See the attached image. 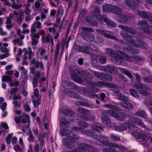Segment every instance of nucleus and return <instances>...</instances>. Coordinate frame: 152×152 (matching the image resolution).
<instances>
[{"instance_id": "nucleus-1", "label": "nucleus", "mask_w": 152, "mask_h": 152, "mask_svg": "<svg viewBox=\"0 0 152 152\" xmlns=\"http://www.w3.org/2000/svg\"><path fill=\"white\" fill-rule=\"evenodd\" d=\"M105 106L106 108L112 110H107L106 112L107 114L117 119L120 121H122L126 119V114L118 110L119 108L116 105L108 104L106 105Z\"/></svg>"}, {"instance_id": "nucleus-2", "label": "nucleus", "mask_w": 152, "mask_h": 152, "mask_svg": "<svg viewBox=\"0 0 152 152\" xmlns=\"http://www.w3.org/2000/svg\"><path fill=\"white\" fill-rule=\"evenodd\" d=\"M77 110L80 113L79 116L82 119L88 121L94 120V117L90 114V112L88 110L83 108L80 107L77 109Z\"/></svg>"}, {"instance_id": "nucleus-3", "label": "nucleus", "mask_w": 152, "mask_h": 152, "mask_svg": "<svg viewBox=\"0 0 152 152\" xmlns=\"http://www.w3.org/2000/svg\"><path fill=\"white\" fill-rule=\"evenodd\" d=\"M81 29L83 31V37L87 42H91L93 41L94 38V35L91 33L94 32V30L91 28L85 27H82Z\"/></svg>"}, {"instance_id": "nucleus-4", "label": "nucleus", "mask_w": 152, "mask_h": 152, "mask_svg": "<svg viewBox=\"0 0 152 152\" xmlns=\"http://www.w3.org/2000/svg\"><path fill=\"white\" fill-rule=\"evenodd\" d=\"M78 139V136L73 133L71 136H67L62 141V142L67 148L72 149L73 145H70V144L75 142Z\"/></svg>"}, {"instance_id": "nucleus-5", "label": "nucleus", "mask_w": 152, "mask_h": 152, "mask_svg": "<svg viewBox=\"0 0 152 152\" xmlns=\"http://www.w3.org/2000/svg\"><path fill=\"white\" fill-rule=\"evenodd\" d=\"M99 82L97 83L90 82V87H84L83 88L82 91L85 93L92 94L91 97L92 98V94H94V93H96L99 91L100 90L98 88L100 86Z\"/></svg>"}, {"instance_id": "nucleus-6", "label": "nucleus", "mask_w": 152, "mask_h": 152, "mask_svg": "<svg viewBox=\"0 0 152 152\" xmlns=\"http://www.w3.org/2000/svg\"><path fill=\"white\" fill-rule=\"evenodd\" d=\"M106 51L107 53L109 54L112 58H115L117 61H119L121 65H123L125 64V60L124 58L115 51L110 48L106 49Z\"/></svg>"}, {"instance_id": "nucleus-7", "label": "nucleus", "mask_w": 152, "mask_h": 152, "mask_svg": "<svg viewBox=\"0 0 152 152\" xmlns=\"http://www.w3.org/2000/svg\"><path fill=\"white\" fill-rule=\"evenodd\" d=\"M137 2L130 0H126L125 3L128 7L132 10H134L139 7L138 4L140 2V0H136ZM148 3L152 4V0H146Z\"/></svg>"}, {"instance_id": "nucleus-8", "label": "nucleus", "mask_w": 152, "mask_h": 152, "mask_svg": "<svg viewBox=\"0 0 152 152\" xmlns=\"http://www.w3.org/2000/svg\"><path fill=\"white\" fill-rule=\"evenodd\" d=\"M135 128H137L135 125L128 123H122L120 126H115L114 127L115 130L119 132H122L126 130L127 128L132 129Z\"/></svg>"}, {"instance_id": "nucleus-9", "label": "nucleus", "mask_w": 152, "mask_h": 152, "mask_svg": "<svg viewBox=\"0 0 152 152\" xmlns=\"http://www.w3.org/2000/svg\"><path fill=\"white\" fill-rule=\"evenodd\" d=\"M69 70L70 72V75L72 80L77 83L82 84L83 81L82 78L77 75V70L74 68L69 67Z\"/></svg>"}, {"instance_id": "nucleus-10", "label": "nucleus", "mask_w": 152, "mask_h": 152, "mask_svg": "<svg viewBox=\"0 0 152 152\" xmlns=\"http://www.w3.org/2000/svg\"><path fill=\"white\" fill-rule=\"evenodd\" d=\"M77 72L78 74L84 77L86 81H90L93 79L92 75L90 74L87 71L82 70H77Z\"/></svg>"}, {"instance_id": "nucleus-11", "label": "nucleus", "mask_w": 152, "mask_h": 152, "mask_svg": "<svg viewBox=\"0 0 152 152\" xmlns=\"http://www.w3.org/2000/svg\"><path fill=\"white\" fill-rule=\"evenodd\" d=\"M96 31L100 34L104 36L105 37L108 38H112L114 39L116 41H118V39L116 37H113L110 34V32L109 31L105 30L99 28L95 29Z\"/></svg>"}, {"instance_id": "nucleus-12", "label": "nucleus", "mask_w": 152, "mask_h": 152, "mask_svg": "<svg viewBox=\"0 0 152 152\" xmlns=\"http://www.w3.org/2000/svg\"><path fill=\"white\" fill-rule=\"evenodd\" d=\"M138 25L141 27V29L144 33L149 34L150 31L149 26L146 21L143 20L140 21L138 23Z\"/></svg>"}, {"instance_id": "nucleus-13", "label": "nucleus", "mask_w": 152, "mask_h": 152, "mask_svg": "<svg viewBox=\"0 0 152 152\" xmlns=\"http://www.w3.org/2000/svg\"><path fill=\"white\" fill-rule=\"evenodd\" d=\"M95 140L101 143L103 146H107L109 145V139L107 137L103 135H100L96 136Z\"/></svg>"}, {"instance_id": "nucleus-14", "label": "nucleus", "mask_w": 152, "mask_h": 152, "mask_svg": "<svg viewBox=\"0 0 152 152\" xmlns=\"http://www.w3.org/2000/svg\"><path fill=\"white\" fill-rule=\"evenodd\" d=\"M123 50L124 51L131 54H134L139 53V50L133 47V46L128 45L126 47L123 48Z\"/></svg>"}, {"instance_id": "nucleus-15", "label": "nucleus", "mask_w": 152, "mask_h": 152, "mask_svg": "<svg viewBox=\"0 0 152 152\" xmlns=\"http://www.w3.org/2000/svg\"><path fill=\"white\" fill-rule=\"evenodd\" d=\"M103 70L105 72L115 75L117 69L113 66L107 65L103 67Z\"/></svg>"}, {"instance_id": "nucleus-16", "label": "nucleus", "mask_w": 152, "mask_h": 152, "mask_svg": "<svg viewBox=\"0 0 152 152\" xmlns=\"http://www.w3.org/2000/svg\"><path fill=\"white\" fill-rule=\"evenodd\" d=\"M130 121L136 125L141 126L142 127L145 128V125L142 123V121L138 118H130Z\"/></svg>"}, {"instance_id": "nucleus-17", "label": "nucleus", "mask_w": 152, "mask_h": 152, "mask_svg": "<svg viewBox=\"0 0 152 152\" xmlns=\"http://www.w3.org/2000/svg\"><path fill=\"white\" fill-rule=\"evenodd\" d=\"M121 35L122 38L128 42L132 43L134 42V39L130 35L124 33H121Z\"/></svg>"}, {"instance_id": "nucleus-18", "label": "nucleus", "mask_w": 152, "mask_h": 152, "mask_svg": "<svg viewBox=\"0 0 152 152\" xmlns=\"http://www.w3.org/2000/svg\"><path fill=\"white\" fill-rule=\"evenodd\" d=\"M75 104L77 105L78 106L86 107L91 108H93L95 107L94 105L92 104L87 102H82L79 101H77L75 102Z\"/></svg>"}, {"instance_id": "nucleus-19", "label": "nucleus", "mask_w": 152, "mask_h": 152, "mask_svg": "<svg viewBox=\"0 0 152 152\" xmlns=\"http://www.w3.org/2000/svg\"><path fill=\"white\" fill-rule=\"evenodd\" d=\"M65 94L67 96L76 99H80V96L75 92L71 90H68L65 91Z\"/></svg>"}, {"instance_id": "nucleus-20", "label": "nucleus", "mask_w": 152, "mask_h": 152, "mask_svg": "<svg viewBox=\"0 0 152 152\" xmlns=\"http://www.w3.org/2000/svg\"><path fill=\"white\" fill-rule=\"evenodd\" d=\"M119 27L122 30L125 31L127 33L132 34H134L135 33V31L132 28L129 26H127L123 25H119Z\"/></svg>"}, {"instance_id": "nucleus-21", "label": "nucleus", "mask_w": 152, "mask_h": 152, "mask_svg": "<svg viewBox=\"0 0 152 152\" xmlns=\"http://www.w3.org/2000/svg\"><path fill=\"white\" fill-rule=\"evenodd\" d=\"M134 136L138 139H142L144 142H147L150 138V137L147 135L145 134L140 133L137 135L136 134Z\"/></svg>"}, {"instance_id": "nucleus-22", "label": "nucleus", "mask_w": 152, "mask_h": 152, "mask_svg": "<svg viewBox=\"0 0 152 152\" xmlns=\"http://www.w3.org/2000/svg\"><path fill=\"white\" fill-rule=\"evenodd\" d=\"M113 6L112 4H109L104 5L102 7V10L107 12H112Z\"/></svg>"}, {"instance_id": "nucleus-23", "label": "nucleus", "mask_w": 152, "mask_h": 152, "mask_svg": "<svg viewBox=\"0 0 152 152\" xmlns=\"http://www.w3.org/2000/svg\"><path fill=\"white\" fill-rule=\"evenodd\" d=\"M129 19V16L128 15L123 14L119 17L118 20L122 23H126Z\"/></svg>"}, {"instance_id": "nucleus-24", "label": "nucleus", "mask_w": 152, "mask_h": 152, "mask_svg": "<svg viewBox=\"0 0 152 152\" xmlns=\"http://www.w3.org/2000/svg\"><path fill=\"white\" fill-rule=\"evenodd\" d=\"M138 14L140 15L142 18H150L152 17V15L149 12H146L143 11H139Z\"/></svg>"}, {"instance_id": "nucleus-25", "label": "nucleus", "mask_w": 152, "mask_h": 152, "mask_svg": "<svg viewBox=\"0 0 152 152\" xmlns=\"http://www.w3.org/2000/svg\"><path fill=\"white\" fill-rule=\"evenodd\" d=\"M121 104L123 107L129 110L132 109L133 107L132 104L128 101L121 102Z\"/></svg>"}, {"instance_id": "nucleus-26", "label": "nucleus", "mask_w": 152, "mask_h": 152, "mask_svg": "<svg viewBox=\"0 0 152 152\" xmlns=\"http://www.w3.org/2000/svg\"><path fill=\"white\" fill-rule=\"evenodd\" d=\"M101 118L102 122L104 124H108L111 121L110 118L105 114H103Z\"/></svg>"}, {"instance_id": "nucleus-27", "label": "nucleus", "mask_w": 152, "mask_h": 152, "mask_svg": "<svg viewBox=\"0 0 152 152\" xmlns=\"http://www.w3.org/2000/svg\"><path fill=\"white\" fill-rule=\"evenodd\" d=\"M100 80L104 81H111L112 80V76L108 74L102 73Z\"/></svg>"}, {"instance_id": "nucleus-28", "label": "nucleus", "mask_w": 152, "mask_h": 152, "mask_svg": "<svg viewBox=\"0 0 152 152\" xmlns=\"http://www.w3.org/2000/svg\"><path fill=\"white\" fill-rule=\"evenodd\" d=\"M86 20L87 23H88L91 26H97L98 23L97 22L94 21L91 17L89 16H87L86 18Z\"/></svg>"}, {"instance_id": "nucleus-29", "label": "nucleus", "mask_w": 152, "mask_h": 152, "mask_svg": "<svg viewBox=\"0 0 152 152\" xmlns=\"http://www.w3.org/2000/svg\"><path fill=\"white\" fill-rule=\"evenodd\" d=\"M63 113L65 115L70 117H72L75 114L74 112L71 110L66 109L63 111Z\"/></svg>"}, {"instance_id": "nucleus-30", "label": "nucleus", "mask_w": 152, "mask_h": 152, "mask_svg": "<svg viewBox=\"0 0 152 152\" xmlns=\"http://www.w3.org/2000/svg\"><path fill=\"white\" fill-rule=\"evenodd\" d=\"M22 118H23L22 120V123L23 124H25L26 122L29 123L30 122V117L28 115L24 113H23L21 115Z\"/></svg>"}, {"instance_id": "nucleus-31", "label": "nucleus", "mask_w": 152, "mask_h": 152, "mask_svg": "<svg viewBox=\"0 0 152 152\" xmlns=\"http://www.w3.org/2000/svg\"><path fill=\"white\" fill-rule=\"evenodd\" d=\"M72 131L70 129H67L64 128L60 129V135L63 136H65L70 134Z\"/></svg>"}, {"instance_id": "nucleus-32", "label": "nucleus", "mask_w": 152, "mask_h": 152, "mask_svg": "<svg viewBox=\"0 0 152 152\" xmlns=\"http://www.w3.org/2000/svg\"><path fill=\"white\" fill-rule=\"evenodd\" d=\"M69 124V122L67 121L65 118H63L60 120V126L62 127H65L68 128Z\"/></svg>"}, {"instance_id": "nucleus-33", "label": "nucleus", "mask_w": 152, "mask_h": 152, "mask_svg": "<svg viewBox=\"0 0 152 152\" xmlns=\"http://www.w3.org/2000/svg\"><path fill=\"white\" fill-rule=\"evenodd\" d=\"M105 96V94L103 93H102L101 94L98 95L96 94H92V98H96L98 99H99V98H100L102 101L104 100Z\"/></svg>"}, {"instance_id": "nucleus-34", "label": "nucleus", "mask_w": 152, "mask_h": 152, "mask_svg": "<svg viewBox=\"0 0 152 152\" xmlns=\"http://www.w3.org/2000/svg\"><path fill=\"white\" fill-rule=\"evenodd\" d=\"M68 89H70L73 90L77 89V87L76 85L73 83L68 81L66 84Z\"/></svg>"}, {"instance_id": "nucleus-35", "label": "nucleus", "mask_w": 152, "mask_h": 152, "mask_svg": "<svg viewBox=\"0 0 152 152\" xmlns=\"http://www.w3.org/2000/svg\"><path fill=\"white\" fill-rule=\"evenodd\" d=\"M104 22L105 23L107 24L109 26L113 27H116V23L113 21H112L110 20H108L107 18H104Z\"/></svg>"}, {"instance_id": "nucleus-36", "label": "nucleus", "mask_w": 152, "mask_h": 152, "mask_svg": "<svg viewBox=\"0 0 152 152\" xmlns=\"http://www.w3.org/2000/svg\"><path fill=\"white\" fill-rule=\"evenodd\" d=\"M93 130L94 131L99 132L102 131L103 129L102 126L99 124H95L93 127Z\"/></svg>"}, {"instance_id": "nucleus-37", "label": "nucleus", "mask_w": 152, "mask_h": 152, "mask_svg": "<svg viewBox=\"0 0 152 152\" xmlns=\"http://www.w3.org/2000/svg\"><path fill=\"white\" fill-rule=\"evenodd\" d=\"M91 49L90 47L88 46H84L81 47L80 52L86 54L88 53Z\"/></svg>"}, {"instance_id": "nucleus-38", "label": "nucleus", "mask_w": 152, "mask_h": 152, "mask_svg": "<svg viewBox=\"0 0 152 152\" xmlns=\"http://www.w3.org/2000/svg\"><path fill=\"white\" fill-rule=\"evenodd\" d=\"M135 115L144 118H146L147 117L146 113L144 111H138L135 113Z\"/></svg>"}, {"instance_id": "nucleus-39", "label": "nucleus", "mask_w": 152, "mask_h": 152, "mask_svg": "<svg viewBox=\"0 0 152 152\" xmlns=\"http://www.w3.org/2000/svg\"><path fill=\"white\" fill-rule=\"evenodd\" d=\"M113 7L112 13H115L117 15H120L122 13V10L121 8L116 6H113Z\"/></svg>"}, {"instance_id": "nucleus-40", "label": "nucleus", "mask_w": 152, "mask_h": 152, "mask_svg": "<svg viewBox=\"0 0 152 152\" xmlns=\"http://www.w3.org/2000/svg\"><path fill=\"white\" fill-rule=\"evenodd\" d=\"M118 97L119 100L123 101L122 102H124L125 101H127L129 100V98L128 96L126 95H123L121 94L119 95Z\"/></svg>"}, {"instance_id": "nucleus-41", "label": "nucleus", "mask_w": 152, "mask_h": 152, "mask_svg": "<svg viewBox=\"0 0 152 152\" xmlns=\"http://www.w3.org/2000/svg\"><path fill=\"white\" fill-rule=\"evenodd\" d=\"M12 81V78L10 76L4 75L2 77V82H7L8 81L10 82Z\"/></svg>"}, {"instance_id": "nucleus-42", "label": "nucleus", "mask_w": 152, "mask_h": 152, "mask_svg": "<svg viewBox=\"0 0 152 152\" xmlns=\"http://www.w3.org/2000/svg\"><path fill=\"white\" fill-rule=\"evenodd\" d=\"M129 92L131 95L134 97L138 98L139 97V96L137 94V91L134 89H130Z\"/></svg>"}, {"instance_id": "nucleus-43", "label": "nucleus", "mask_w": 152, "mask_h": 152, "mask_svg": "<svg viewBox=\"0 0 152 152\" xmlns=\"http://www.w3.org/2000/svg\"><path fill=\"white\" fill-rule=\"evenodd\" d=\"M95 18L99 22H102V21L104 22V18H107L104 17L103 15L98 14L95 16Z\"/></svg>"}, {"instance_id": "nucleus-44", "label": "nucleus", "mask_w": 152, "mask_h": 152, "mask_svg": "<svg viewBox=\"0 0 152 152\" xmlns=\"http://www.w3.org/2000/svg\"><path fill=\"white\" fill-rule=\"evenodd\" d=\"M134 86L138 89L141 90H147V87L145 85L141 84H136Z\"/></svg>"}, {"instance_id": "nucleus-45", "label": "nucleus", "mask_w": 152, "mask_h": 152, "mask_svg": "<svg viewBox=\"0 0 152 152\" xmlns=\"http://www.w3.org/2000/svg\"><path fill=\"white\" fill-rule=\"evenodd\" d=\"M107 57L104 56H101L99 59V61L100 63L104 64L107 62Z\"/></svg>"}, {"instance_id": "nucleus-46", "label": "nucleus", "mask_w": 152, "mask_h": 152, "mask_svg": "<svg viewBox=\"0 0 152 152\" xmlns=\"http://www.w3.org/2000/svg\"><path fill=\"white\" fill-rule=\"evenodd\" d=\"M103 152H117V151L114 148H105L102 150Z\"/></svg>"}, {"instance_id": "nucleus-47", "label": "nucleus", "mask_w": 152, "mask_h": 152, "mask_svg": "<svg viewBox=\"0 0 152 152\" xmlns=\"http://www.w3.org/2000/svg\"><path fill=\"white\" fill-rule=\"evenodd\" d=\"M14 45H16L15 43H18V45L20 46H22L23 45V42L22 41L20 42V39L19 38H17L14 39L13 41Z\"/></svg>"}, {"instance_id": "nucleus-48", "label": "nucleus", "mask_w": 152, "mask_h": 152, "mask_svg": "<svg viewBox=\"0 0 152 152\" xmlns=\"http://www.w3.org/2000/svg\"><path fill=\"white\" fill-rule=\"evenodd\" d=\"M32 102L35 108L38 107L41 103L40 102H39L38 101L35 99L33 100L32 101Z\"/></svg>"}, {"instance_id": "nucleus-49", "label": "nucleus", "mask_w": 152, "mask_h": 152, "mask_svg": "<svg viewBox=\"0 0 152 152\" xmlns=\"http://www.w3.org/2000/svg\"><path fill=\"white\" fill-rule=\"evenodd\" d=\"M110 138L114 141H119L121 140L120 138L119 137H117L115 134L111 135Z\"/></svg>"}, {"instance_id": "nucleus-50", "label": "nucleus", "mask_w": 152, "mask_h": 152, "mask_svg": "<svg viewBox=\"0 0 152 152\" xmlns=\"http://www.w3.org/2000/svg\"><path fill=\"white\" fill-rule=\"evenodd\" d=\"M22 5L21 4H17L16 3L12 4V7L15 9H18L22 7Z\"/></svg>"}, {"instance_id": "nucleus-51", "label": "nucleus", "mask_w": 152, "mask_h": 152, "mask_svg": "<svg viewBox=\"0 0 152 152\" xmlns=\"http://www.w3.org/2000/svg\"><path fill=\"white\" fill-rule=\"evenodd\" d=\"M29 136L28 138V140L29 142H34V137L33 135L32 132L31 131L30 133L29 134Z\"/></svg>"}, {"instance_id": "nucleus-52", "label": "nucleus", "mask_w": 152, "mask_h": 152, "mask_svg": "<svg viewBox=\"0 0 152 152\" xmlns=\"http://www.w3.org/2000/svg\"><path fill=\"white\" fill-rule=\"evenodd\" d=\"M145 81L152 83V75L146 77L144 79Z\"/></svg>"}, {"instance_id": "nucleus-53", "label": "nucleus", "mask_w": 152, "mask_h": 152, "mask_svg": "<svg viewBox=\"0 0 152 152\" xmlns=\"http://www.w3.org/2000/svg\"><path fill=\"white\" fill-rule=\"evenodd\" d=\"M117 80L120 82L126 81V77L123 76H119L117 78Z\"/></svg>"}, {"instance_id": "nucleus-54", "label": "nucleus", "mask_w": 152, "mask_h": 152, "mask_svg": "<svg viewBox=\"0 0 152 152\" xmlns=\"http://www.w3.org/2000/svg\"><path fill=\"white\" fill-rule=\"evenodd\" d=\"M81 47V46L77 44H75V45H74L73 48L77 52H80Z\"/></svg>"}, {"instance_id": "nucleus-55", "label": "nucleus", "mask_w": 152, "mask_h": 152, "mask_svg": "<svg viewBox=\"0 0 152 152\" xmlns=\"http://www.w3.org/2000/svg\"><path fill=\"white\" fill-rule=\"evenodd\" d=\"M36 23H34L31 26V31L32 33H34L36 31Z\"/></svg>"}, {"instance_id": "nucleus-56", "label": "nucleus", "mask_w": 152, "mask_h": 152, "mask_svg": "<svg viewBox=\"0 0 152 152\" xmlns=\"http://www.w3.org/2000/svg\"><path fill=\"white\" fill-rule=\"evenodd\" d=\"M60 12V9H59V8H58V14H57V15L56 16V23H57L58 24H59L60 23V21H61V19H60V18H59V12Z\"/></svg>"}, {"instance_id": "nucleus-57", "label": "nucleus", "mask_w": 152, "mask_h": 152, "mask_svg": "<svg viewBox=\"0 0 152 152\" xmlns=\"http://www.w3.org/2000/svg\"><path fill=\"white\" fill-rule=\"evenodd\" d=\"M118 148L121 152H126L127 151V148L122 145H119Z\"/></svg>"}, {"instance_id": "nucleus-58", "label": "nucleus", "mask_w": 152, "mask_h": 152, "mask_svg": "<svg viewBox=\"0 0 152 152\" xmlns=\"http://www.w3.org/2000/svg\"><path fill=\"white\" fill-rule=\"evenodd\" d=\"M109 145H107L106 146H107L108 147H114V148H118L119 147V145H118L116 144H113L112 143H111L110 142H108Z\"/></svg>"}, {"instance_id": "nucleus-59", "label": "nucleus", "mask_w": 152, "mask_h": 152, "mask_svg": "<svg viewBox=\"0 0 152 152\" xmlns=\"http://www.w3.org/2000/svg\"><path fill=\"white\" fill-rule=\"evenodd\" d=\"M23 107L26 112H29L31 110V108L28 104H25L24 105Z\"/></svg>"}, {"instance_id": "nucleus-60", "label": "nucleus", "mask_w": 152, "mask_h": 152, "mask_svg": "<svg viewBox=\"0 0 152 152\" xmlns=\"http://www.w3.org/2000/svg\"><path fill=\"white\" fill-rule=\"evenodd\" d=\"M18 89V88H12L10 91V94L11 95H14L17 92Z\"/></svg>"}, {"instance_id": "nucleus-61", "label": "nucleus", "mask_w": 152, "mask_h": 152, "mask_svg": "<svg viewBox=\"0 0 152 152\" xmlns=\"http://www.w3.org/2000/svg\"><path fill=\"white\" fill-rule=\"evenodd\" d=\"M22 119L21 115L20 116H17L15 117L14 120L17 123H19L21 122Z\"/></svg>"}, {"instance_id": "nucleus-62", "label": "nucleus", "mask_w": 152, "mask_h": 152, "mask_svg": "<svg viewBox=\"0 0 152 152\" xmlns=\"http://www.w3.org/2000/svg\"><path fill=\"white\" fill-rule=\"evenodd\" d=\"M78 124L79 126H82L83 127H86L88 126V124L85 122L83 121L79 122Z\"/></svg>"}, {"instance_id": "nucleus-63", "label": "nucleus", "mask_w": 152, "mask_h": 152, "mask_svg": "<svg viewBox=\"0 0 152 152\" xmlns=\"http://www.w3.org/2000/svg\"><path fill=\"white\" fill-rule=\"evenodd\" d=\"M102 72H94V75L95 76L99 78L100 79L101 78Z\"/></svg>"}, {"instance_id": "nucleus-64", "label": "nucleus", "mask_w": 152, "mask_h": 152, "mask_svg": "<svg viewBox=\"0 0 152 152\" xmlns=\"http://www.w3.org/2000/svg\"><path fill=\"white\" fill-rule=\"evenodd\" d=\"M134 59L136 61H140L142 60L143 59V58L140 56L136 55L134 56Z\"/></svg>"}]
</instances>
